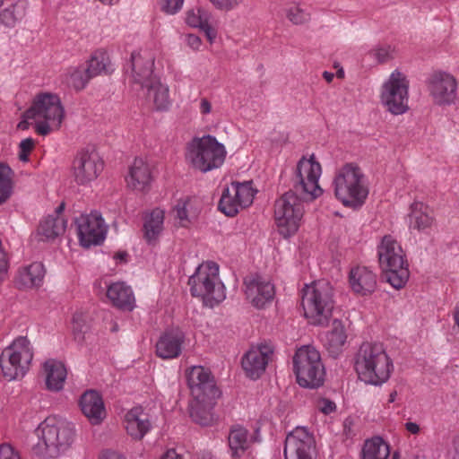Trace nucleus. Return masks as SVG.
Listing matches in <instances>:
<instances>
[{"label": "nucleus", "instance_id": "nucleus-39", "mask_svg": "<svg viewBox=\"0 0 459 459\" xmlns=\"http://www.w3.org/2000/svg\"><path fill=\"white\" fill-rule=\"evenodd\" d=\"M65 229V220L59 212H56L54 215H48L41 220L38 234L40 240H50L62 235Z\"/></svg>", "mask_w": 459, "mask_h": 459}, {"label": "nucleus", "instance_id": "nucleus-42", "mask_svg": "<svg viewBox=\"0 0 459 459\" xmlns=\"http://www.w3.org/2000/svg\"><path fill=\"white\" fill-rule=\"evenodd\" d=\"M14 171L4 162H0V205L6 203L13 195Z\"/></svg>", "mask_w": 459, "mask_h": 459}, {"label": "nucleus", "instance_id": "nucleus-41", "mask_svg": "<svg viewBox=\"0 0 459 459\" xmlns=\"http://www.w3.org/2000/svg\"><path fill=\"white\" fill-rule=\"evenodd\" d=\"M26 13V4L23 0H12L9 4L0 12V23L7 28H13L19 23Z\"/></svg>", "mask_w": 459, "mask_h": 459}, {"label": "nucleus", "instance_id": "nucleus-51", "mask_svg": "<svg viewBox=\"0 0 459 459\" xmlns=\"http://www.w3.org/2000/svg\"><path fill=\"white\" fill-rule=\"evenodd\" d=\"M316 406V409L325 415L331 414L336 411L335 403L327 398L318 399Z\"/></svg>", "mask_w": 459, "mask_h": 459}, {"label": "nucleus", "instance_id": "nucleus-12", "mask_svg": "<svg viewBox=\"0 0 459 459\" xmlns=\"http://www.w3.org/2000/svg\"><path fill=\"white\" fill-rule=\"evenodd\" d=\"M294 371L298 384L306 388H316L325 380V367L319 351L311 345L297 350L293 358Z\"/></svg>", "mask_w": 459, "mask_h": 459}, {"label": "nucleus", "instance_id": "nucleus-45", "mask_svg": "<svg viewBox=\"0 0 459 459\" xmlns=\"http://www.w3.org/2000/svg\"><path fill=\"white\" fill-rule=\"evenodd\" d=\"M288 20L293 24L299 25L310 20V13L298 4H290L285 9Z\"/></svg>", "mask_w": 459, "mask_h": 459}, {"label": "nucleus", "instance_id": "nucleus-21", "mask_svg": "<svg viewBox=\"0 0 459 459\" xmlns=\"http://www.w3.org/2000/svg\"><path fill=\"white\" fill-rule=\"evenodd\" d=\"M273 353V347L267 343L251 346L241 359L247 377L254 380L259 378L265 372Z\"/></svg>", "mask_w": 459, "mask_h": 459}, {"label": "nucleus", "instance_id": "nucleus-44", "mask_svg": "<svg viewBox=\"0 0 459 459\" xmlns=\"http://www.w3.org/2000/svg\"><path fill=\"white\" fill-rule=\"evenodd\" d=\"M192 199L189 197L182 198L178 201L174 206L173 212L178 223L181 227H188L191 221L189 212L191 209Z\"/></svg>", "mask_w": 459, "mask_h": 459}, {"label": "nucleus", "instance_id": "nucleus-29", "mask_svg": "<svg viewBox=\"0 0 459 459\" xmlns=\"http://www.w3.org/2000/svg\"><path fill=\"white\" fill-rule=\"evenodd\" d=\"M406 222L411 232L429 233L435 223V218L427 204L415 201L410 205Z\"/></svg>", "mask_w": 459, "mask_h": 459}, {"label": "nucleus", "instance_id": "nucleus-58", "mask_svg": "<svg viewBox=\"0 0 459 459\" xmlns=\"http://www.w3.org/2000/svg\"><path fill=\"white\" fill-rule=\"evenodd\" d=\"M126 252H118L114 255V259L117 263H124L126 261Z\"/></svg>", "mask_w": 459, "mask_h": 459}, {"label": "nucleus", "instance_id": "nucleus-47", "mask_svg": "<svg viewBox=\"0 0 459 459\" xmlns=\"http://www.w3.org/2000/svg\"><path fill=\"white\" fill-rule=\"evenodd\" d=\"M394 48L389 44L380 45L372 49L374 57L380 63L386 62L393 57Z\"/></svg>", "mask_w": 459, "mask_h": 459}, {"label": "nucleus", "instance_id": "nucleus-31", "mask_svg": "<svg viewBox=\"0 0 459 459\" xmlns=\"http://www.w3.org/2000/svg\"><path fill=\"white\" fill-rule=\"evenodd\" d=\"M79 405L83 415L92 425L100 424L106 418L107 411L102 396L95 390L84 392L80 398Z\"/></svg>", "mask_w": 459, "mask_h": 459}, {"label": "nucleus", "instance_id": "nucleus-30", "mask_svg": "<svg viewBox=\"0 0 459 459\" xmlns=\"http://www.w3.org/2000/svg\"><path fill=\"white\" fill-rule=\"evenodd\" d=\"M145 94L147 101L157 111H167L171 107L172 101L169 96V88L156 77L146 84L140 85Z\"/></svg>", "mask_w": 459, "mask_h": 459}, {"label": "nucleus", "instance_id": "nucleus-14", "mask_svg": "<svg viewBox=\"0 0 459 459\" xmlns=\"http://www.w3.org/2000/svg\"><path fill=\"white\" fill-rule=\"evenodd\" d=\"M255 194L251 181L231 182L221 192L219 210L226 216L233 217L252 204Z\"/></svg>", "mask_w": 459, "mask_h": 459}, {"label": "nucleus", "instance_id": "nucleus-40", "mask_svg": "<svg viewBox=\"0 0 459 459\" xmlns=\"http://www.w3.org/2000/svg\"><path fill=\"white\" fill-rule=\"evenodd\" d=\"M86 69L91 78L112 73L114 65L108 52L103 48L94 51L87 61Z\"/></svg>", "mask_w": 459, "mask_h": 459}, {"label": "nucleus", "instance_id": "nucleus-27", "mask_svg": "<svg viewBox=\"0 0 459 459\" xmlns=\"http://www.w3.org/2000/svg\"><path fill=\"white\" fill-rule=\"evenodd\" d=\"M212 13L201 6L193 7L185 13L186 24L203 31L210 44L215 41L218 35L215 26L212 23Z\"/></svg>", "mask_w": 459, "mask_h": 459}, {"label": "nucleus", "instance_id": "nucleus-16", "mask_svg": "<svg viewBox=\"0 0 459 459\" xmlns=\"http://www.w3.org/2000/svg\"><path fill=\"white\" fill-rule=\"evenodd\" d=\"M73 177L78 186H91L104 169V161L96 152L81 151L73 162Z\"/></svg>", "mask_w": 459, "mask_h": 459}, {"label": "nucleus", "instance_id": "nucleus-7", "mask_svg": "<svg viewBox=\"0 0 459 459\" xmlns=\"http://www.w3.org/2000/svg\"><path fill=\"white\" fill-rule=\"evenodd\" d=\"M377 255L385 281L395 290L403 289L410 272L401 245L392 236H384L377 247Z\"/></svg>", "mask_w": 459, "mask_h": 459}, {"label": "nucleus", "instance_id": "nucleus-59", "mask_svg": "<svg viewBox=\"0 0 459 459\" xmlns=\"http://www.w3.org/2000/svg\"><path fill=\"white\" fill-rule=\"evenodd\" d=\"M323 78L327 82H331L334 78V74L332 72L325 71L323 73Z\"/></svg>", "mask_w": 459, "mask_h": 459}, {"label": "nucleus", "instance_id": "nucleus-60", "mask_svg": "<svg viewBox=\"0 0 459 459\" xmlns=\"http://www.w3.org/2000/svg\"><path fill=\"white\" fill-rule=\"evenodd\" d=\"M396 397H397V392L396 391H393L389 394L388 403H394V401L396 400Z\"/></svg>", "mask_w": 459, "mask_h": 459}, {"label": "nucleus", "instance_id": "nucleus-63", "mask_svg": "<svg viewBox=\"0 0 459 459\" xmlns=\"http://www.w3.org/2000/svg\"><path fill=\"white\" fill-rule=\"evenodd\" d=\"M117 329H118L117 325V324H114L113 327L111 328V331H113V332H117Z\"/></svg>", "mask_w": 459, "mask_h": 459}, {"label": "nucleus", "instance_id": "nucleus-20", "mask_svg": "<svg viewBox=\"0 0 459 459\" xmlns=\"http://www.w3.org/2000/svg\"><path fill=\"white\" fill-rule=\"evenodd\" d=\"M187 385L192 398L206 397L208 400L218 399L221 395L209 369L203 366H193L186 370Z\"/></svg>", "mask_w": 459, "mask_h": 459}, {"label": "nucleus", "instance_id": "nucleus-11", "mask_svg": "<svg viewBox=\"0 0 459 459\" xmlns=\"http://www.w3.org/2000/svg\"><path fill=\"white\" fill-rule=\"evenodd\" d=\"M410 81L407 74L394 69L383 82L379 91L381 105L392 115L400 116L409 110Z\"/></svg>", "mask_w": 459, "mask_h": 459}, {"label": "nucleus", "instance_id": "nucleus-53", "mask_svg": "<svg viewBox=\"0 0 459 459\" xmlns=\"http://www.w3.org/2000/svg\"><path fill=\"white\" fill-rule=\"evenodd\" d=\"M0 459H21V456L10 444H3L0 446Z\"/></svg>", "mask_w": 459, "mask_h": 459}, {"label": "nucleus", "instance_id": "nucleus-55", "mask_svg": "<svg viewBox=\"0 0 459 459\" xmlns=\"http://www.w3.org/2000/svg\"><path fill=\"white\" fill-rule=\"evenodd\" d=\"M100 459H126L122 454L112 451V450H106L102 452V454L100 456Z\"/></svg>", "mask_w": 459, "mask_h": 459}, {"label": "nucleus", "instance_id": "nucleus-9", "mask_svg": "<svg viewBox=\"0 0 459 459\" xmlns=\"http://www.w3.org/2000/svg\"><path fill=\"white\" fill-rule=\"evenodd\" d=\"M190 291L213 307L226 298L225 287L219 277V265L212 261L202 263L189 278Z\"/></svg>", "mask_w": 459, "mask_h": 459}, {"label": "nucleus", "instance_id": "nucleus-38", "mask_svg": "<svg viewBox=\"0 0 459 459\" xmlns=\"http://www.w3.org/2000/svg\"><path fill=\"white\" fill-rule=\"evenodd\" d=\"M361 459H400L398 452L391 454L390 445L380 437L364 442Z\"/></svg>", "mask_w": 459, "mask_h": 459}, {"label": "nucleus", "instance_id": "nucleus-17", "mask_svg": "<svg viewBox=\"0 0 459 459\" xmlns=\"http://www.w3.org/2000/svg\"><path fill=\"white\" fill-rule=\"evenodd\" d=\"M457 86L455 77L446 72H436L427 82L429 95L433 102L438 106H450L455 102Z\"/></svg>", "mask_w": 459, "mask_h": 459}, {"label": "nucleus", "instance_id": "nucleus-33", "mask_svg": "<svg viewBox=\"0 0 459 459\" xmlns=\"http://www.w3.org/2000/svg\"><path fill=\"white\" fill-rule=\"evenodd\" d=\"M126 181L127 186L134 190H146L152 181L150 165L142 158L134 159L129 167Z\"/></svg>", "mask_w": 459, "mask_h": 459}, {"label": "nucleus", "instance_id": "nucleus-13", "mask_svg": "<svg viewBox=\"0 0 459 459\" xmlns=\"http://www.w3.org/2000/svg\"><path fill=\"white\" fill-rule=\"evenodd\" d=\"M322 166L314 153L302 156L294 171V187L305 198L315 200L323 195L319 185Z\"/></svg>", "mask_w": 459, "mask_h": 459}, {"label": "nucleus", "instance_id": "nucleus-28", "mask_svg": "<svg viewBox=\"0 0 459 459\" xmlns=\"http://www.w3.org/2000/svg\"><path fill=\"white\" fill-rule=\"evenodd\" d=\"M46 269L42 263L33 262L21 266L14 277V283L19 290L39 289L44 281Z\"/></svg>", "mask_w": 459, "mask_h": 459}, {"label": "nucleus", "instance_id": "nucleus-6", "mask_svg": "<svg viewBox=\"0 0 459 459\" xmlns=\"http://www.w3.org/2000/svg\"><path fill=\"white\" fill-rule=\"evenodd\" d=\"M333 305V290L328 281H316L304 286L301 306L310 325H326L332 316Z\"/></svg>", "mask_w": 459, "mask_h": 459}, {"label": "nucleus", "instance_id": "nucleus-22", "mask_svg": "<svg viewBox=\"0 0 459 459\" xmlns=\"http://www.w3.org/2000/svg\"><path fill=\"white\" fill-rule=\"evenodd\" d=\"M122 425L127 436L134 441L142 440L152 429V418L141 405L134 406L124 412Z\"/></svg>", "mask_w": 459, "mask_h": 459}, {"label": "nucleus", "instance_id": "nucleus-52", "mask_svg": "<svg viewBox=\"0 0 459 459\" xmlns=\"http://www.w3.org/2000/svg\"><path fill=\"white\" fill-rule=\"evenodd\" d=\"M184 42L193 51L198 52L203 47L201 38L195 34L188 33L185 35Z\"/></svg>", "mask_w": 459, "mask_h": 459}, {"label": "nucleus", "instance_id": "nucleus-8", "mask_svg": "<svg viewBox=\"0 0 459 459\" xmlns=\"http://www.w3.org/2000/svg\"><path fill=\"white\" fill-rule=\"evenodd\" d=\"M34 358V348L26 336L14 338L0 354V369L9 382L22 379L30 371Z\"/></svg>", "mask_w": 459, "mask_h": 459}, {"label": "nucleus", "instance_id": "nucleus-23", "mask_svg": "<svg viewBox=\"0 0 459 459\" xmlns=\"http://www.w3.org/2000/svg\"><path fill=\"white\" fill-rule=\"evenodd\" d=\"M155 53L151 48H140L131 54L130 73L134 82L141 85L146 84L154 78Z\"/></svg>", "mask_w": 459, "mask_h": 459}, {"label": "nucleus", "instance_id": "nucleus-19", "mask_svg": "<svg viewBox=\"0 0 459 459\" xmlns=\"http://www.w3.org/2000/svg\"><path fill=\"white\" fill-rule=\"evenodd\" d=\"M244 293L254 307L262 309L273 302L275 288L269 279L257 274L251 275L244 279Z\"/></svg>", "mask_w": 459, "mask_h": 459}, {"label": "nucleus", "instance_id": "nucleus-34", "mask_svg": "<svg viewBox=\"0 0 459 459\" xmlns=\"http://www.w3.org/2000/svg\"><path fill=\"white\" fill-rule=\"evenodd\" d=\"M347 341L346 328L342 320L334 319L330 329L322 336V342L328 352L333 356H338Z\"/></svg>", "mask_w": 459, "mask_h": 459}, {"label": "nucleus", "instance_id": "nucleus-49", "mask_svg": "<svg viewBox=\"0 0 459 459\" xmlns=\"http://www.w3.org/2000/svg\"><path fill=\"white\" fill-rule=\"evenodd\" d=\"M185 0H160V10L169 15L178 13L183 7Z\"/></svg>", "mask_w": 459, "mask_h": 459}, {"label": "nucleus", "instance_id": "nucleus-62", "mask_svg": "<svg viewBox=\"0 0 459 459\" xmlns=\"http://www.w3.org/2000/svg\"><path fill=\"white\" fill-rule=\"evenodd\" d=\"M11 3H12V0H0V7H2L5 4H9Z\"/></svg>", "mask_w": 459, "mask_h": 459}, {"label": "nucleus", "instance_id": "nucleus-37", "mask_svg": "<svg viewBox=\"0 0 459 459\" xmlns=\"http://www.w3.org/2000/svg\"><path fill=\"white\" fill-rule=\"evenodd\" d=\"M165 211L155 208L144 216L143 237L148 244H156L164 230Z\"/></svg>", "mask_w": 459, "mask_h": 459}, {"label": "nucleus", "instance_id": "nucleus-1", "mask_svg": "<svg viewBox=\"0 0 459 459\" xmlns=\"http://www.w3.org/2000/svg\"><path fill=\"white\" fill-rule=\"evenodd\" d=\"M34 433L38 438L34 450L44 459H59L65 455L76 438L75 425L56 415L47 417Z\"/></svg>", "mask_w": 459, "mask_h": 459}, {"label": "nucleus", "instance_id": "nucleus-54", "mask_svg": "<svg viewBox=\"0 0 459 459\" xmlns=\"http://www.w3.org/2000/svg\"><path fill=\"white\" fill-rule=\"evenodd\" d=\"M198 110L203 119H205L207 116L212 112V104L206 97H202L198 101Z\"/></svg>", "mask_w": 459, "mask_h": 459}, {"label": "nucleus", "instance_id": "nucleus-50", "mask_svg": "<svg viewBox=\"0 0 459 459\" xmlns=\"http://www.w3.org/2000/svg\"><path fill=\"white\" fill-rule=\"evenodd\" d=\"M34 141L31 138H26L22 140L19 144V160L22 162L29 160V155L33 150Z\"/></svg>", "mask_w": 459, "mask_h": 459}, {"label": "nucleus", "instance_id": "nucleus-36", "mask_svg": "<svg viewBox=\"0 0 459 459\" xmlns=\"http://www.w3.org/2000/svg\"><path fill=\"white\" fill-rule=\"evenodd\" d=\"M217 399L210 401L206 397L199 399L192 398L189 404V414L191 419L201 426H209L215 420L212 412Z\"/></svg>", "mask_w": 459, "mask_h": 459}, {"label": "nucleus", "instance_id": "nucleus-4", "mask_svg": "<svg viewBox=\"0 0 459 459\" xmlns=\"http://www.w3.org/2000/svg\"><path fill=\"white\" fill-rule=\"evenodd\" d=\"M225 145L214 135L193 137L186 145V161L195 170L207 173L220 169L227 157Z\"/></svg>", "mask_w": 459, "mask_h": 459}, {"label": "nucleus", "instance_id": "nucleus-56", "mask_svg": "<svg viewBox=\"0 0 459 459\" xmlns=\"http://www.w3.org/2000/svg\"><path fill=\"white\" fill-rule=\"evenodd\" d=\"M405 429L411 434L417 435L420 432V426L415 422H406Z\"/></svg>", "mask_w": 459, "mask_h": 459}, {"label": "nucleus", "instance_id": "nucleus-32", "mask_svg": "<svg viewBox=\"0 0 459 459\" xmlns=\"http://www.w3.org/2000/svg\"><path fill=\"white\" fill-rule=\"evenodd\" d=\"M350 287L353 292L360 296H367L377 289V274L368 267L356 266L349 274Z\"/></svg>", "mask_w": 459, "mask_h": 459}, {"label": "nucleus", "instance_id": "nucleus-24", "mask_svg": "<svg viewBox=\"0 0 459 459\" xmlns=\"http://www.w3.org/2000/svg\"><path fill=\"white\" fill-rule=\"evenodd\" d=\"M260 441L259 429L250 431L241 425L233 426L228 437L230 455L235 459H239L243 457L255 444L260 443Z\"/></svg>", "mask_w": 459, "mask_h": 459}, {"label": "nucleus", "instance_id": "nucleus-15", "mask_svg": "<svg viewBox=\"0 0 459 459\" xmlns=\"http://www.w3.org/2000/svg\"><path fill=\"white\" fill-rule=\"evenodd\" d=\"M74 224L79 243L83 247L100 246L107 238L108 226L99 211L80 214Z\"/></svg>", "mask_w": 459, "mask_h": 459}, {"label": "nucleus", "instance_id": "nucleus-25", "mask_svg": "<svg viewBox=\"0 0 459 459\" xmlns=\"http://www.w3.org/2000/svg\"><path fill=\"white\" fill-rule=\"evenodd\" d=\"M185 342V333L178 328L165 331L159 337L156 355L163 359H173L180 356Z\"/></svg>", "mask_w": 459, "mask_h": 459}, {"label": "nucleus", "instance_id": "nucleus-26", "mask_svg": "<svg viewBox=\"0 0 459 459\" xmlns=\"http://www.w3.org/2000/svg\"><path fill=\"white\" fill-rule=\"evenodd\" d=\"M46 389L57 393L64 389L67 378L65 364L56 359H48L41 366Z\"/></svg>", "mask_w": 459, "mask_h": 459}, {"label": "nucleus", "instance_id": "nucleus-10", "mask_svg": "<svg viewBox=\"0 0 459 459\" xmlns=\"http://www.w3.org/2000/svg\"><path fill=\"white\" fill-rule=\"evenodd\" d=\"M304 213V202L294 192L289 191L277 199L273 218L279 235L285 239L295 236L303 222Z\"/></svg>", "mask_w": 459, "mask_h": 459}, {"label": "nucleus", "instance_id": "nucleus-64", "mask_svg": "<svg viewBox=\"0 0 459 459\" xmlns=\"http://www.w3.org/2000/svg\"><path fill=\"white\" fill-rule=\"evenodd\" d=\"M18 127H19V128H21V129H24V128H25V126H23V123H22V122H21V123L19 124Z\"/></svg>", "mask_w": 459, "mask_h": 459}, {"label": "nucleus", "instance_id": "nucleus-18", "mask_svg": "<svg viewBox=\"0 0 459 459\" xmlns=\"http://www.w3.org/2000/svg\"><path fill=\"white\" fill-rule=\"evenodd\" d=\"M315 454V438L307 428L297 427L287 436L285 459H314Z\"/></svg>", "mask_w": 459, "mask_h": 459}, {"label": "nucleus", "instance_id": "nucleus-35", "mask_svg": "<svg viewBox=\"0 0 459 459\" xmlns=\"http://www.w3.org/2000/svg\"><path fill=\"white\" fill-rule=\"evenodd\" d=\"M107 298L113 306L131 311L134 307V296L130 286L123 281H116L108 286Z\"/></svg>", "mask_w": 459, "mask_h": 459}, {"label": "nucleus", "instance_id": "nucleus-46", "mask_svg": "<svg viewBox=\"0 0 459 459\" xmlns=\"http://www.w3.org/2000/svg\"><path fill=\"white\" fill-rule=\"evenodd\" d=\"M88 328L86 316L82 313L74 314L72 320V330L74 338L77 340L83 339L84 333L88 331Z\"/></svg>", "mask_w": 459, "mask_h": 459}, {"label": "nucleus", "instance_id": "nucleus-5", "mask_svg": "<svg viewBox=\"0 0 459 459\" xmlns=\"http://www.w3.org/2000/svg\"><path fill=\"white\" fill-rule=\"evenodd\" d=\"M24 117L33 121L39 134L45 136L60 129L65 111L57 94L40 92L34 97Z\"/></svg>", "mask_w": 459, "mask_h": 459}, {"label": "nucleus", "instance_id": "nucleus-48", "mask_svg": "<svg viewBox=\"0 0 459 459\" xmlns=\"http://www.w3.org/2000/svg\"><path fill=\"white\" fill-rule=\"evenodd\" d=\"M212 5L222 12H230L238 9L244 0H209Z\"/></svg>", "mask_w": 459, "mask_h": 459}, {"label": "nucleus", "instance_id": "nucleus-43", "mask_svg": "<svg viewBox=\"0 0 459 459\" xmlns=\"http://www.w3.org/2000/svg\"><path fill=\"white\" fill-rule=\"evenodd\" d=\"M91 79L86 67L82 65L70 67L65 74L66 84L77 91L82 90Z\"/></svg>", "mask_w": 459, "mask_h": 459}, {"label": "nucleus", "instance_id": "nucleus-61", "mask_svg": "<svg viewBox=\"0 0 459 459\" xmlns=\"http://www.w3.org/2000/svg\"><path fill=\"white\" fill-rule=\"evenodd\" d=\"M336 76L338 78H343L344 77V70L342 67L339 68L336 72Z\"/></svg>", "mask_w": 459, "mask_h": 459}, {"label": "nucleus", "instance_id": "nucleus-3", "mask_svg": "<svg viewBox=\"0 0 459 459\" xmlns=\"http://www.w3.org/2000/svg\"><path fill=\"white\" fill-rule=\"evenodd\" d=\"M332 185L337 200L350 208L361 207L369 194L366 175L353 162L346 163L336 169Z\"/></svg>", "mask_w": 459, "mask_h": 459}, {"label": "nucleus", "instance_id": "nucleus-2", "mask_svg": "<svg viewBox=\"0 0 459 459\" xmlns=\"http://www.w3.org/2000/svg\"><path fill=\"white\" fill-rule=\"evenodd\" d=\"M354 368L360 381L379 386L390 378L394 363L383 344L364 342L355 355Z\"/></svg>", "mask_w": 459, "mask_h": 459}, {"label": "nucleus", "instance_id": "nucleus-57", "mask_svg": "<svg viewBox=\"0 0 459 459\" xmlns=\"http://www.w3.org/2000/svg\"><path fill=\"white\" fill-rule=\"evenodd\" d=\"M160 459H183L175 450H168Z\"/></svg>", "mask_w": 459, "mask_h": 459}]
</instances>
